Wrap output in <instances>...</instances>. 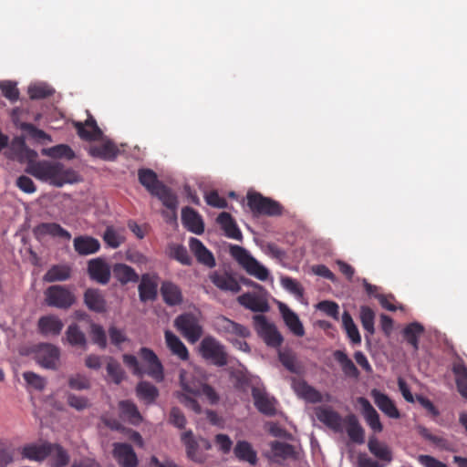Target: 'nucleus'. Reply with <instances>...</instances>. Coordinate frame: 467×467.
<instances>
[{
  "instance_id": "nucleus-38",
  "label": "nucleus",
  "mask_w": 467,
  "mask_h": 467,
  "mask_svg": "<svg viewBox=\"0 0 467 467\" xmlns=\"http://www.w3.org/2000/svg\"><path fill=\"white\" fill-rule=\"evenodd\" d=\"M452 372L459 393L467 400V367L462 360L453 363Z\"/></svg>"
},
{
  "instance_id": "nucleus-7",
  "label": "nucleus",
  "mask_w": 467,
  "mask_h": 467,
  "mask_svg": "<svg viewBox=\"0 0 467 467\" xmlns=\"http://www.w3.org/2000/svg\"><path fill=\"white\" fill-rule=\"evenodd\" d=\"M174 327L191 344L198 342L203 334L200 319L190 312L179 315L174 320Z\"/></svg>"
},
{
  "instance_id": "nucleus-28",
  "label": "nucleus",
  "mask_w": 467,
  "mask_h": 467,
  "mask_svg": "<svg viewBox=\"0 0 467 467\" xmlns=\"http://www.w3.org/2000/svg\"><path fill=\"white\" fill-rule=\"evenodd\" d=\"M161 294L165 304L170 306H179L183 301L181 288L171 281L161 283Z\"/></svg>"
},
{
  "instance_id": "nucleus-33",
  "label": "nucleus",
  "mask_w": 467,
  "mask_h": 467,
  "mask_svg": "<svg viewBox=\"0 0 467 467\" xmlns=\"http://www.w3.org/2000/svg\"><path fill=\"white\" fill-rule=\"evenodd\" d=\"M279 309L290 331L296 337H303L305 335V329L298 316L285 304H281Z\"/></svg>"
},
{
  "instance_id": "nucleus-6",
  "label": "nucleus",
  "mask_w": 467,
  "mask_h": 467,
  "mask_svg": "<svg viewBox=\"0 0 467 467\" xmlns=\"http://www.w3.org/2000/svg\"><path fill=\"white\" fill-rule=\"evenodd\" d=\"M246 199L254 215L279 216L283 213V206L278 202L260 192H248Z\"/></svg>"
},
{
  "instance_id": "nucleus-53",
  "label": "nucleus",
  "mask_w": 467,
  "mask_h": 467,
  "mask_svg": "<svg viewBox=\"0 0 467 467\" xmlns=\"http://www.w3.org/2000/svg\"><path fill=\"white\" fill-rule=\"evenodd\" d=\"M121 414L127 417L131 422L136 423L141 420L137 406L130 400H121L119 404Z\"/></svg>"
},
{
  "instance_id": "nucleus-32",
  "label": "nucleus",
  "mask_w": 467,
  "mask_h": 467,
  "mask_svg": "<svg viewBox=\"0 0 467 467\" xmlns=\"http://www.w3.org/2000/svg\"><path fill=\"white\" fill-rule=\"evenodd\" d=\"M189 246L199 263L208 267H213L215 265V259L213 254L199 239L192 237L189 241Z\"/></svg>"
},
{
  "instance_id": "nucleus-63",
  "label": "nucleus",
  "mask_w": 467,
  "mask_h": 467,
  "mask_svg": "<svg viewBox=\"0 0 467 467\" xmlns=\"http://www.w3.org/2000/svg\"><path fill=\"white\" fill-rule=\"evenodd\" d=\"M67 404L76 409L77 410H82L88 407V400L82 396H77L73 393H68L67 395Z\"/></svg>"
},
{
  "instance_id": "nucleus-54",
  "label": "nucleus",
  "mask_w": 467,
  "mask_h": 467,
  "mask_svg": "<svg viewBox=\"0 0 467 467\" xmlns=\"http://www.w3.org/2000/svg\"><path fill=\"white\" fill-rule=\"evenodd\" d=\"M107 372L115 384H119L125 378V372L120 364L113 358H110L107 364Z\"/></svg>"
},
{
  "instance_id": "nucleus-44",
  "label": "nucleus",
  "mask_w": 467,
  "mask_h": 467,
  "mask_svg": "<svg viewBox=\"0 0 467 467\" xmlns=\"http://www.w3.org/2000/svg\"><path fill=\"white\" fill-rule=\"evenodd\" d=\"M42 155L54 159L72 160L75 158V152L67 144H58L50 148H44L41 151Z\"/></svg>"
},
{
  "instance_id": "nucleus-16",
  "label": "nucleus",
  "mask_w": 467,
  "mask_h": 467,
  "mask_svg": "<svg viewBox=\"0 0 467 467\" xmlns=\"http://www.w3.org/2000/svg\"><path fill=\"white\" fill-rule=\"evenodd\" d=\"M74 127L78 137L86 141L99 140L103 135L102 130L91 114L88 115V119L84 123L80 121L74 122Z\"/></svg>"
},
{
  "instance_id": "nucleus-57",
  "label": "nucleus",
  "mask_w": 467,
  "mask_h": 467,
  "mask_svg": "<svg viewBox=\"0 0 467 467\" xmlns=\"http://www.w3.org/2000/svg\"><path fill=\"white\" fill-rule=\"evenodd\" d=\"M171 255L184 265H190L192 264V258L183 245H173L171 248Z\"/></svg>"
},
{
  "instance_id": "nucleus-12",
  "label": "nucleus",
  "mask_w": 467,
  "mask_h": 467,
  "mask_svg": "<svg viewBox=\"0 0 467 467\" xmlns=\"http://www.w3.org/2000/svg\"><path fill=\"white\" fill-rule=\"evenodd\" d=\"M140 356L147 366L145 373L157 382L162 381L164 379L163 366L157 355L148 348H141Z\"/></svg>"
},
{
  "instance_id": "nucleus-56",
  "label": "nucleus",
  "mask_w": 467,
  "mask_h": 467,
  "mask_svg": "<svg viewBox=\"0 0 467 467\" xmlns=\"http://www.w3.org/2000/svg\"><path fill=\"white\" fill-rule=\"evenodd\" d=\"M0 89L5 98L11 102H16L19 99V90L16 84L12 81H4L0 83Z\"/></svg>"
},
{
  "instance_id": "nucleus-48",
  "label": "nucleus",
  "mask_w": 467,
  "mask_h": 467,
  "mask_svg": "<svg viewBox=\"0 0 467 467\" xmlns=\"http://www.w3.org/2000/svg\"><path fill=\"white\" fill-rule=\"evenodd\" d=\"M52 467H64L69 462V455L58 444H51L50 454Z\"/></svg>"
},
{
  "instance_id": "nucleus-35",
  "label": "nucleus",
  "mask_w": 467,
  "mask_h": 467,
  "mask_svg": "<svg viewBox=\"0 0 467 467\" xmlns=\"http://www.w3.org/2000/svg\"><path fill=\"white\" fill-rule=\"evenodd\" d=\"M217 223L224 231L225 235L234 240H242V233L229 213L223 212L217 217Z\"/></svg>"
},
{
  "instance_id": "nucleus-4",
  "label": "nucleus",
  "mask_w": 467,
  "mask_h": 467,
  "mask_svg": "<svg viewBox=\"0 0 467 467\" xmlns=\"http://www.w3.org/2000/svg\"><path fill=\"white\" fill-rule=\"evenodd\" d=\"M199 353L203 359L214 366L224 367L228 364V354L225 347L215 337L206 336L199 345Z\"/></svg>"
},
{
  "instance_id": "nucleus-15",
  "label": "nucleus",
  "mask_w": 467,
  "mask_h": 467,
  "mask_svg": "<svg viewBox=\"0 0 467 467\" xmlns=\"http://www.w3.org/2000/svg\"><path fill=\"white\" fill-rule=\"evenodd\" d=\"M112 268L110 269L105 259L97 257L88 263V273L89 277L101 285H107L110 280Z\"/></svg>"
},
{
  "instance_id": "nucleus-1",
  "label": "nucleus",
  "mask_w": 467,
  "mask_h": 467,
  "mask_svg": "<svg viewBox=\"0 0 467 467\" xmlns=\"http://www.w3.org/2000/svg\"><path fill=\"white\" fill-rule=\"evenodd\" d=\"M26 171L35 178L49 182L56 187H62L64 184L78 181V175L73 169L66 168L57 161H30Z\"/></svg>"
},
{
  "instance_id": "nucleus-26",
  "label": "nucleus",
  "mask_w": 467,
  "mask_h": 467,
  "mask_svg": "<svg viewBox=\"0 0 467 467\" xmlns=\"http://www.w3.org/2000/svg\"><path fill=\"white\" fill-rule=\"evenodd\" d=\"M316 415L318 420L335 431L342 430V422L344 419L338 412L328 407H321L317 409Z\"/></svg>"
},
{
  "instance_id": "nucleus-61",
  "label": "nucleus",
  "mask_w": 467,
  "mask_h": 467,
  "mask_svg": "<svg viewBox=\"0 0 467 467\" xmlns=\"http://www.w3.org/2000/svg\"><path fill=\"white\" fill-rule=\"evenodd\" d=\"M23 377L28 385L37 390H42L46 387V379L34 372H25Z\"/></svg>"
},
{
  "instance_id": "nucleus-55",
  "label": "nucleus",
  "mask_w": 467,
  "mask_h": 467,
  "mask_svg": "<svg viewBox=\"0 0 467 467\" xmlns=\"http://www.w3.org/2000/svg\"><path fill=\"white\" fill-rule=\"evenodd\" d=\"M182 441L186 447L187 456L192 461H199L196 456V451L198 450V444L193 439L192 432L191 431L182 433Z\"/></svg>"
},
{
  "instance_id": "nucleus-25",
  "label": "nucleus",
  "mask_w": 467,
  "mask_h": 467,
  "mask_svg": "<svg viewBox=\"0 0 467 467\" xmlns=\"http://www.w3.org/2000/svg\"><path fill=\"white\" fill-rule=\"evenodd\" d=\"M73 246L78 255L85 256L98 253L100 249V243L92 236L80 235L74 238Z\"/></svg>"
},
{
  "instance_id": "nucleus-58",
  "label": "nucleus",
  "mask_w": 467,
  "mask_h": 467,
  "mask_svg": "<svg viewBox=\"0 0 467 467\" xmlns=\"http://www.w3.org/2000/svg\"><path fill=\"white\" fill-rule=\"evenodd\" d=\"M281 284L287 291L295 295L297 298L303 297L304 289L296 280L285 276L281 279Z\"/></svg>"
},
{
  "instance_id": "nucleus-13",
  "label": "nucleus",
  "mask_w": 467,
  "mask_h": 467,
  "mask_svg": "<svg viewBox=\"0 0 467 467\" xmlns=\"http://www.w3.org/2000/svg\"><path fill=\"white\" fill-rule=\"evenodd\" d=\"M112 455L121 467H137L139 464L137 454L129 443H113Z\"/></svg>"
},
{
  "instance_id": "nucleus-49",
  "label": "nucleus",
  "mask_w": 467,
  "mask_h": 467,
  "mask_svg": "<svg viewBox=\"0 0 467 467\" xmlns=\"http://www.w3.org/2000/svg\"><path fill=\"white\" fill-rule=\"evenodd\" d=\"M54 93L55 89L46 83H36L28 88L29 98L33 100L47 99Z\"/></svg>"
},
{
  "instance_id": "nucleus-29",
  "label": "nucleus",
  "mask_w": 467,
  "mask_h": 467,
  "mask_svg": "<svg viewBox=\"0 0 467 467\" xmlns=\"http://www.w3.org/2000/svg\"><path fill=\"white\" fill-rule=\"evenodd\" d=\"M113 277L121 285H126L129 283H137L140 275L130 265L124 263H116L112 266Z\"/></svg>"
},
{
  "instance_id": "nucleus-14",
  "label": "nucleus",
  "mask_w": 467,
  "mask_h": 467,
  "mask_svg": "<svg viewBox=\"0 0 467 467\" xmlns=\"http://www.w3.org/2000/svg\"><path fill=\"white\" fill-rule=\"evenodd\" d=\"M33 234L37 240H42L46 236L66 241L71 239V234L57 223H41L35 226Z\"/></svg>"
},
{
  "instance_id": "nucleus-34",
  "label": "nucleus",
  "mask_w": 467,
  "mask_h": 467,
  "mask_svg": "<svg viewBox=\"0 0 467 467\" xmlns=\"http://www.w3.org/2000/svg\"><path fill=\"white\" fill-rule=\"evenodd\" d=\"M88 153L104 161H114L119 154V149L112 141L108 140L100 145L91 146Z\"/></svg>"
},
{
  "instance_id": "nucleus-10",
  "label": "nucleus",
  "mask_w": 467,
  "mask_h": 467,
  "mask_svg": "<svg viewBox=\"0 0 467 467\" xmlns=\"http://www.w3.org/2000/svg\"><path fill=\"white\" fill-rule=\"evenodd\" d=\"M214 327L228 341H233L234 337L245 338L250 336V330L246 327L223 316L216 317Z\"/></svg>"
},
{
  "instance_id": "nucleus-27",
  "label": "nucleus",
  "mask_w": 467,
  "mask_h": 467,
  "mask_svg": "<svg viewBox=\"0 0 467 467\" xmlns=\"http://www.w3.org/2000/svg\"><path fill=\"white\" fill-rule=\"evenodd\" d=\"M51 443H30L22 448V457L30 461L41 462L50 454Z\"/></svg>"
},
{
  "instance_id": "nucleus-50",
  "label": "nucleus",
  "mask_w": 467,
  "mask_h": 467,
  "mask_svg": "<svg viewBox=\"0 0 467 467\" xmlns=\"http://www.w3.org/2000/svg\"><path fill=\"white\" fill-rule=\"evenodd\" d=\"M278 358L282 365L291 373L298 374L301 367L297 364L296 355L290 350L279 351Z\"/></svg>"
},
{
  "instance_id": "nucleus-36",
  "label": "nucleus",
  "mask_w": 467,
  "mask_h": 467,
  "mask_svg": "<svg viewBox=\"0 0 467 467\" xmlns=\"http://www.w3.org/2000/svg\"><path fill=\"white\" fill-rule=\"evenodd\" d=\"M84 302L91 311L102 313L106 310V300L99 289H87L84 294Z\"/></svg>"
},
{
  "instance_id": "nucleus-51",
  "label": "nucleus",
  "mask_w": 467,
  "mask_h": 467,
  "mask_svg": "<svg viewBox=\"0 0 467 467\" xmlns=\"http://www.w3.org/2000/svg\"><path fill=\"white\" fill-rule=\"evenodd\" d=\"M102 238L105 244L113 249L119 248L125 242V237L112 226L106 228Z\"/></svg>"
},
{
  "instance_id": "nucleus-52",
  "label": "nucleus",
  "mask_w": 467,
  "mask_h": 467,
  "mask_svg": "<svg viewBox=\"0 0 467 467\" xmlns=\"http://www.w3.org/2000/svg\"><path fill=\"white\" fill-rule=\"evenodd\" d=\"M374 319L375 313L369 306H363L360 307V321L364 330L369 335H373L375 332Z\"/></svg>"
},
{
  "instance_id": "nucleus-17",
  "label": "nucleus",
  "mask_w": 467,
  "mask_h": 467,
  "mask_svg": "<svg viewBox=\"0 0 467 467\" xmlns=\"http://www.w3.org/2000/svg\"><path fill=\"white\" fill-rule=\"evenodd\" d=\"M140 280L138 291L140 301L155 300L158 295V275L143 274Z\"/></svg>"
},
{
  "instance_id": "nucleus-20",
  "label": "nucleus",
  "mask_w": 467,
  "mask_h": 467,
  "mask_svg": "<svg viewBox=\"0 0 467 467\" xmlns=\"http://www.w3.org/2000/svg\"><path fill=\"white\" fill-rule=\"evenodd\" d=\"M369 452L376 457L380 463L389 465L393 460V452L389 445L380 441L375 436H371L368 441Z\"/></svg>"
},
{
  "instance_id": "nucleus-59",
  "label": "nucleus",
  "mask_w": 467,
  "mask_h": 467,
  "mask_svg": "<svg viewBox=\"0 0 467 467\" xmlns=\"http://www.w3.org/2000/svg\"><path fill=\"white\" fill-rule=\"evenodd\" d=\"M91 337L95 344L99 348H105L107 346V337L103 327L97 324H91Z\"/></svg>"
},
{
  "instance_id": "nucleus-62",
  "label": "nucleus",
  "mask_w": 467,
  "mask_h": 467,
  "mask_svg": "<svg viewBox=\"0 0 467 467\" xmlns=\"http://www.w3.org/2000/svg\"><path fill=\"white\" fill-rule=\"evenodd\" d=\"M317 308L324 312L328 317L335 319L338 318L339 307L338 305L332 301H321L317 305Z\"/></svg>"
},
{
  "instance_id": "nucleus-42",
  "label": "nucleus",
  "mask_w": 467,
  "mask_h": 467,
  "mask_svg": "<svg viewBox=\"0 0 467 467\" xmlns=\"http://www.w3.org/2000/svg\"><path fill=\"white\" fill-rule=\"evenodd\" d=\"M334 358L339 363L341 369L346 377L358 379L359 371L353 361L342 350H336L333 354Z\"/></svg>"
},
{
  "instance_id": "nucleus-64",
  "label": "nucleus",
  "mask_w": 467,
  "mask_h": 467,
  "mask_svg": "<svg viewBox=\"0 0 467 467\" xmlns=\"http://www.w3.org/2000/svg\"><path fill=\"white\" fill-rule=\"evenodd\" d=\"M273 451L277 456L284 458L291 457L295 453L294 446L285 442L276 441L273 445Z\"/></svg>"
},
{
  "instance_id": "nucleus-22",
  "label": "nucleus",
  "mask_w": 467,
  "mask_h": 467,
  "mask_svg": "<svg viewBox=\"0 0 467 467\" xmlns=\"http://www.w3.org/2000/svg\"><path fill=\"white\" fill-rule=\"evenodd\" d=\"M377 407L388 417L391 419H399L400 413L397 409L394 401L385 393L374 389L370 392Z\"/></svg>"
},
{
  "instance_id": "nucleus-60",
  "label": "nucleus",
  "mask_w": 467,
  "mask_h": 467,
  "mask_svg": "<svg viewBox=\"0 0 467 467\" xmlns=\"http://www.w3.org/2000/svg\"><path fill=\"white\" fill-rule=\"evenodd\" d=\"M68 386L72 389L76 390H83L88 389L90 388L89 379L81 374H77L75 376H70L68 378Z\"/></svg>"
},
{
  "instance_id": "nucleus-39",
  "label": "nucleus",
  "mask_w": 467,
  "mask_h": 467,
  "mask_svg": "<svg viewBox=\"0 0 467 467\" xmlns=\"http://www.w3.org/2000/svg\"><path fill=\"white\" fill-rule=\"evenodd\" d=\"M234 453L239 461L247 462L252 465H254L257 462V453L248 441H237L234 449Z\"/></svg>"
},
{
  "instance_id": "nucleus-30",
  "label": "nucleus",
  "mask_w": 467,
  "mask_h": 467,
  "mask_svg": "<svg viewBox=\"0 0 467 467\" xmlns=\"http://www.w3.org/2000/svg\"><path fill=\"white\" fill-rule=\"evenodd\" d=\"M346 431L349 440L357 444H362L365 441V431L360 425L355 414H348L344 418Z\"/></svg>"
},
{
  "instance_id": "nucleus-45",
  "label": "nucleus",
  "mask_w": 467,
  "mask_h": 467,
  "mask_svg": "<svg viewBox=\"0 0 467 467\" xmlns=\"http://www.w3.org/2000/svg\"><path fill=\"white\" fill-rule=\"evenodd\" d=\"M343 327L353 345H359L361 343V337L359 331L355 325L350 314L345 311L342 315Z\"/></svg>"
},
{
  "instance_id": "nucleus-3",
  "label": "nucleus",
  "mask_w": 467,
  "mask_h": 467,
  "mask_svg": "<svg viewBox=\"0 0 467 467\" xmlns=\"http://www.w3.org/2000/svg\"><path fill=\"white\" fill-rule=\"evenodd\" d=\"M203 383V380H201L194 376H188L184 370L180 373V384L183 393L179 394L178 399L181 403L196 413H201V405L196 399L190 395L194 397L201 396V389Z\"/></svg>"
},
{
  "instance_id": "nucleus-11",
  "label": "nucleus",
  "mask_w": 467,
  "mask_h": 467,
  "mask_svg": "<svg viewBox=\"0 0 467 467\" xmlns=\"http://www.w3.org/2000/svg\"><path fill=\"white\" fill-rule=\"evenodd\" d=\"M36 361L43 368L57 369L59 366L60 350L50 343L37 345L34 350Z\"/></svg>"
},
{
  "instance_id": "nucleus-19",
  "label": "nucleus",
  "mask_w": 467,
  "mask_h": 467,
  "mask_svg": "<svg viewBox=\"0 0 467 467\" xmlns=\"http://www.w3.org/2000/svg\"><path fill=\"white\" fill-rule=\"evenodd\" d=\"M252 397L254 399V404L255 408L261 413H263L266 416L275 415L276 400L275 398L269 397L265 391H264L258 388H253Z\"/></svg>"
},
{
  "instance_id": "nucleus-21",
  "label": "nucleus",
  "mask_w": 467,
  "mask_h": 467,
  "mask_svg": "<svg viewBox=\"0 0 467 467\" xmlns=\"http://www.w3.org/2000/svg\"><path fill=\"white\" fill-rule=\"evenodd\" d=\"M182 223L188 231L195 234H202L204 232V223L202 216L189 206L182 210Z\"/></svg>"
},
{
  "instance_id": "nucleus-37",
  "label": "nucleus",
  "mask_w": 467,
  "mask_h": 467,
  "mask_svg": "<svg viewBox=\"0 0 467 467\" xmlns=\"http://www.w3.org/2000/svg\"><path fill=\"white\" fill-rule=\"evenodd\" d=\"M165 341L171 352L182 360L189 359V351L182 341L172 332L165 331Z\"/></svg>"
},
{
  "instance_id": "nucleus-24",
  "label": "nucleus",
  "mask_w": 467,
  "mask_h": 467,
  "mask_svg": "<svg viewBox=\"0 0 467 467\" xmlns=\"http://www.w3.org/2000/svg\"><path fill=\"white\" fill-rule=\"evenodd\" d=\"M209 278L211 282L220 290L224 292L238 293L241 285L237 280L228 273L213 272Z\"/></svg>"
},
{
  "instance_id": "nucleus-41",
  "label": "nucleus",
  "mask_w": 467,
  "mask_h": 467,
  "mask_svg": "<svg viewBox=\"0 0 467 467\" xmlns=\"http://www.w3.org/2000/svg\"><path fill=\"white\" fill-rule=\"evenodd\" d=\"M71 268L67 265H54L44 275L43 280L47 283L61 282L69 279Z\"/></svg>"
},
{
  "instance_id": "nucleus-5",
  "label": "nucleus",
  "mask_w": 467,
  "mask_h": 467,
  "mask_svg": "<svg viewBox=\"0 0 467 467\" xmlns=\"http://www.w3.org/2000/svg\"><path fill=\"white\" fill-rule=\"evenodd\" d=\"M231 255L250 275L261 281H265L269 276V271L254 258L247 250L239 246L230 247Z\"/></svg>"
},
{
  "instance_id": "nucleus-23",
  "label": "nucleus",
  "mask_w": 467,
  "mask_h": 467,
  "mask_svg": "<svg viewBox=\"0 0 467 467\" xmlns=\"http://www.w3.org/2000/svg\"><path fill=\"white\" fill-rule=\"evenodd\" d=\"M237 301L241 306L253 312L265 313L270 309L267 300L254 293H244L238 296Z\"/></svg>"
},
{
  "instance_id": "nucleus-18",
  "label": "nucleus",
  "mask_w": 467,
  "mask_h": 467,
  "mask_svg": "<svg viewBox=\"0 0 467 467\" xmlns=\"http://www.w3.org/2000/svg\"><path fill=\"white\" fill-rule=\"evenodd\" d=\"M63 327L64 323L56 315L43 316L37 321V330L46 337L58 336Z\"/></svg>"
},
{
  "instance_id": "nucleus-47",
  "label": "nucleus",
  "mask_w": 467,
  "mask_h": 467,
  "mask_svg": "<svg viewBox=\"0 0 467 467\" xmlns=\"http://www.w3.org/2000/svg\"><path fill=\"white\" fill-rule=\"evenodd\" d=\"M66 337L71 346L85 348L87 339L85 334L80 330L77 324H71L66 331Z\"/></svg>"
},
{
  "instance_id": "nucleus-43",
  "label": "nucleus",
  "mask_w": 467,
  "mask_h": 467,
  "mask_svg": "<svg viewBox=\"0 0 467 467\" xmlns=\"http://www.w3.org/2000/svg\"><path fill=\"white\" fill-rule=\"evenodd\" d=\"M136 394L145 404H152L159 397V390L153 384L140 381L136 387Z\"/></svg>"
},
{
  "instance_id": "nucleus-31",
  "label": "nucleus",
  "mask_w": 467,
  "mask_h": 467,
  "mask_svg": "<svg viewBox=\"0 0 467 467\" xmlns=\"http://www.w3.org/2000/svg\"><path fill=\"white\" fill-rule=\"evenodd\" d=\"M358 401L361 406L362 413L368 425L375 432L382 431L383 426L380 422L379 415L377 412V410L373 408L371 403L366 398L363 397L358 398Z\"/></svg>"
},
{
  "instance_id": "nucleus-9",
  "label": "nucleus",
  "mask_w": 467,
  "mask_h": 467,
  "mask_svg": "<svg viewBox=\"0 0 467 467\" xmlns=\"http://www.w3.org/2000/svg\"><path fill=\"white\" fill-rule=\"evenodd\" d=\"M254 328L265 344L272 348H278L283 342L282 335L275 325L270 324L263 315H255L253 317Z\"/></svg>"
},
{
  "instance_id": "nucleus-40",
  "label": "nucleus",
  "mask_w": 467,
  "mask_h": 467,
  "mask_svg": "<svg viewBox=\"0 0 467 467\" xmlns=\"http://www.w3.org/2000/svg\"><path fill=\"white\" fill-rule=\"evenodd\" d=\"M296 392L311 403H317L322 401L321 393L312 386L308 385L305 380H297L294 383Z\"/></svg>"
},
{
  "instance_id": "nucleus-46",
  "label": "nucleus",
  "mask_w": 467,
  "mask_h": 467,
  "mask_svg": "<svg viewBox=\"0 0 467 467\" xmlns=\"http://www.w3.org/2000/svg\"><path fill=\"white\" fill-rule=\"evenodd\" d=\"M424 328L419 323H411L403 330L405 340L417 351L419 348V337L423 333Z\"/></svg>"
},
{
  "instance_id": "nucleus-2",
  "label": "nucleus",
  "mask_w": 467,
  "mask_h": 467,
  "mask_svg": "<svg viewBox=\"0 0 467 467\" xmlns=\"http://www.w3.org/2000/svg\"><path fill=\"white\" fill-rule=\"evenodd\" d=\"M139 182L147 191L162 202V204L172 212V217L176 219L178 200L172 191L158 180L155 171L150 169H140L138 171Z\"/></svg>"
},
{
  "instance_id": "nucleus-8",
  "label": "nucleus",
  "mask_w": 467,
  "mask_h": 467,
  "mask_svg": "<svg viewBox=\"0 0 467 467\" xmlns=\"http://www.w3.org/2000/svg\"><path fill=\"white\" fill-rule=\"evenodd\" d=\"M45 301L48 306L68 309L74 305L76 297L67 287L54 285L45 291Z\"/></svg>"
}]
</instances>
